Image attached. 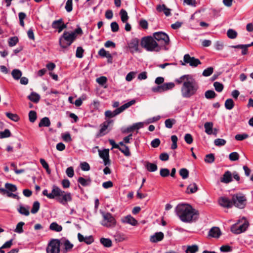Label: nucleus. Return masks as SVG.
<instances>
[{
    "label": "nucleus",
    "mask_w": 253,
    "mask_h": 253,
    "mask_svg": "<svg viewBox=\"0 0 253 253\" xmlns=\"http://www.w3.org/2000/svg\"><path fill=\"white\" fill-rule=\"evenodd\" d=\"M176 84H182L181 87V94L185 98H189L195 95L199 86L196 80L190 75H185L175 80Z\"/></svg>",
    "instance_id": "obj_1"
},
{
    "label": "nucleus",
    "mask_w": 253,
    "mask_h": 253,
    "mask_svg": "<svg viewBox=\"0 0 253 253\" xmlns=\"http://www.w3.org/2000/svg\"><path fill=\"white\" fill-rule=\"evenodd\" d=\"M175 211L177 215L184 222H193L198 217V211L188 204L178 205Z\"/></svg>",
    "instance_id": "obj_2"
},
{
    "label": "nucleus",
    "mask_w": 253,
    "mask_h": 253,
    "mask_svg": "<svg viewBox=\"0 0 253 253\" xmlns=\"http://www.w3.org/2000/svg\"><path fill=\"white\" fill-rule=\"evenodd\" d=\"M82 30L80 27L74 32H64L59 39V44L62 48H65L70 46L76 39L78 34H82Z\"/></svg>",
    "instance_id": "obj_3"
},
{
    "label": "nucleus",
    "mask_w": 253,
    "mask_h": 253,
    "mask_svg": "<svg viewBox=\"0 0 253 253\" xmlns=\"http://www.w3.org/2000/svg\"><path fill=\"white\" fill-rule=\"evenodd\" d=\"M52 193L54 199H56L59 203L63 205H66L68 202L72 200L71 193L63 191L55 185L52 186Z\"/></svg>",
    "instance_id": "obj_4"
},
{
    "label": "nucleus",
    "mask_w": 253,
    "mask_h": 253,
    "mask_svg": "<svg viewBox=\"0 0 253 253\" xmlns=\"http://www.w3.org/2000/svg\"><path fill=\"white\" fill-rule=\"evenodd\" d=\"M141 45L149 51H159L161 49L153 37L148 36L141 39Z\"/></svg>",
    "instance_id": "obj_5"
},
{
    "label": "nucleus",
    "mask_w": 253,
    "mask_h": 253,
    "mask_svg": "<svg viewBox=\"0 0 253 253\" xmlns=\"http://www.w3.org/2000/svg\"><path fill=\"white\" fill-rule=\"evenodd\" d=\"M153 37L159 45L160 49L163 48L166 49V46L169 42V39L167 34L163 32H155L153 34Z\"/></svg>",
    "instance_id": "obj_6"
},
{
    "label": "nucleus",
    "mask_w": 253,
    "mask_h": 253,
    "mask_svg": "<svg viewBox=\"0 0 253 253\" xmlns=\"http://www.w3.org/2000/svg\"><path fill=\"white\" fill-rule=\"evenodd\" d=\"M102 220L101 224L107 228H112L116 226L117 221L114 216L110 212H101Z\"/></svg>",
    "instance_id": "obj_7"
},
{
    "label": "nucleus",
    "mask_w": 253,
    "mask_h": 253,
    "mask_svg": "<svg viewBox=\"0 0 253 253\" xmlns=\"http://www.w3.org/2000/svg\"><path fill=\"white\" fill-rule=\"evenodd\" d=\"M246 200L245 195L241 193H238L232 196V205L240 209H243L246 206Z\"/></svg>",
    "instance_id": "obj_8"
},
{
    "label": "nucleus",
    "mask_w": 253,
    "mask_h": 253,
    "mask_svg": "<svg viewBox=\"0 0 253 253\" xmlns=\"http://www.w3.org/2000/svg\"><path fill=\"white\" fill-rule=\"evenodd\" d=\"M60 247L58 239H52L48 244L46 249V253H59Z\"/></svg>",
    "instance_id": "obj_9"
},
{
    "label": "nucleus",
    "mask_w": 253,
    "mask_h": 253,
    "mask_svg": "<svg viewBox=\"0 0 253 253\" xmlns=\"http://www.w3.org/2000/svg\"><path fill=\"white\" fill-rule=\"evenodd\" d=\"M183 61L182 65H185L187 64L192 67H197L198 65L201 64V61L194 57H191L188 54H186L184 56Z\"/></svg>",
    "instance_id": "obj_10"
},
{
    "label": "nucleus",
    "mask_w": 253,
    "mask_h": 253,
    "mask_svg": "<svg viewBox=\"0 0 253 253\" xmlns=\"http://www.w3.org/2000/svg\"><path fill=\"white\" fill-rule=\"evenodd\" d=\"M249 226L248 222L244 219L243 223L239 225H233L231 228V231L235 234H240L243 232H245Z\"/></svg>",
    "instance_id": "obj_11"
},
{
    "label": "nucleus",
    "mask_w": 253,
    "mask_h": 253,
    "mask_svg": "<svg viewBox=\"0 0 253 253\" xmlns=\"http://www.w3.org/2000/svg\"><path fill=\"white\" fill-rule=\"evenodd\" d=\"M60 247L63 248L64 253H66L71 251L74 247V245L68 239L62 238L60 240L58 239Z\"/></svg>",
    "instance_id": "obj_12"
},
{
    "label": "nucleus",
    "mask_w": 253,
    "mask_h": 253,
    "mask_svg": "<svg viewBox=\"0 0 253 253\" xmlns=\"http://www.w3.org/2000/svg\"><path fill=\"white\" fill-rule=\"evenodd\" d=\"M139 40L137 38L132 39L129 42H128V47L131 53L140 52L139 47Z\"/></svg>",
    "instance_id": "obj_13"
},
{
    "label": "nucleus",
    "mask_w": 253,
    "mask_h": 253,
    "mask_svg": "<svg viewBox=\"0 0 253 253\" xmlns=\"http://www.w3.org/2000/svg\"><path fill=\"white\" fill-rule=\"evenodd\" d=\"M109 149H105L102 151L99 150V155L103 160L104 165H109L110 164Z\"/></svg>",
    "instance_id": "obj_14"
},
{
    "label": "nucleus",
    "mask_w": 253,
    "mask_h": 253,
    "mask_svg": "<svg viewBox=\"0 0 253 253\" xmlns=\"http://www.w3.org/2000/svg\"><path fill=\"white\" fill-rule=\"evenodd\" d=\"M121 221L123 223L129 224L132 226H135L138 223L137 221L130 215L123 217L121 218Z\"/></svg>",
    "instance_id": "obj_15"
},
{
    "label": "nucleus",
    "mask_w": 253,
    "mask_h": 253,
    "mask_svg": "<svg viewBox=\"0 0 253 253\" xmlns=\"http://www.w3.org/2000/svg\"><path fill=\"white\" fill-rule=\"evenodd\" d=\"M113 123L112 120H108L104 123H103L102 124L100 125V129L99 130V133L98 136H101L104 135H105L107 132H105V131L107 130L108 127H109L110 124H112Z\"/></svg>",
    "instance_id": "obj_16"
},
{
    "label": "nucleus",
    "mask_w": 253,
    "mask_h": 253,
    "mask_svg": "<svg viewBox=\"0 0 253 253\" xmlns=\"http://www.w3.org/2000/svg\"><path fill=\"white\" fill-rule=\"evenodd\" d=\"M219 204L224 208H229L232 207V202L226 197H221L218 200Z\"/></svg>",
    "instance_id": "obj_17"
},
{
    "label": "nucleus",
    "mask_w": 253,
    "mask_h": 253,
    "mask_svg": "<svg viewBox=\"0 0 253 253\" xmlns=\"http://www.w3.org/2000/svg\"><path fill=\"white\" fill-rule=\"evenodd\" d=\"M164 235L163 232H156L154 235L151 236L150 241L152 243H157L162 241L164 239Z\"/></svg>",
    "instance_id": "obj_18"
},
{
    "label": "nucleus",
    "mask_w": 253,
    "mask_h": 253,
    "mask_svg": "<svg viewBox=\"0 0 253 253\" xmlns=\"http://www.w3.org/2000/svg\"><path fill=\"white\" fill-rule=\"evenodd\" d=\"M135 100L134 99L131 100V101L124 104L122 106H121L120 107L116 109L115 110L116 113L118 115L120 113L123 112L125 110L129 107L130 106L132 105L135 103Z\"/></svg>",
    "instance_id": "obj_19"
},
{
    "label": "nucleus",
    "mask_w": 253,
    "mask_h": 253,
    "mask_svg": "<svg viewBox=\"0 0 253 253\" xmlns=\"http://www.w3.org/2000/svg\"><path fill=\"white\" fill-rule=\"evenodd\" d=\"M220 181L222 183H228L232 181V173L229 171H226L223 176L221 178Z\"/></svg>",
    "instance_id": "obj_20"
},
{
    "label": "nucleus",
    "mask_w": 253,
    "mask_h": 253,
    "mask_svg": "<svg viewBox=\"0 0 253 253\" xmlns=\"http://www.w3.org/2000/svg\"><path fill=\"white\" fill-rule=\"evenodd\" d=\"M156 9L159 12H163L167 16L170 15V9L167 7L165 4L157 5Z\"/></svg>",
    "instance_id": "obj_21"
},
{
    "label": "nucleus",
    "mask_w": 253,
    "mask_h": 253,
    "mask_svg": "<svg viewBox=\"0 0 253 253\" xmlns=\"http://www.w3.org/2000/svg\"><path fill=\"white\" fill-rule=\"evenodd\" d=\"M17 211L20 214L26 216L30 214L29 207L28 206L26 207L20 205L17 209Z\"/></svg>",
    "instance_id": "obj_22"
},
{
    "label": "nucleus",
    "mask_w": 253,
    "mask_h": 253,
    "mask_svg": "<svg viewBox=\"0 0 253 253\" xmlns=\"http://www.w3.org/2000/svg\"><path fill=\"white\" fill-rule=\"evenodd\" d=\"M209 235L214 238H218L221 235L220 230L218 227H212L209 232Z\"/></svg>",
    "instance_id": "obj_23"
},
{
    "label": "nucleus",
    "mask_w": 253,
    "mask_h": 253,
    "mask_svg": "<svg viewBox=\"0 0 253 253\" xmlns=\"http://www.w3.org/2000/svg\"><path fill=\"white\" fill-rule=\"evenodd\" d=\"M28 98L34 103H38L40 99V95L36 92H32L28 96Z\"/></svg>",
    "instance_id": "obj_24"
},
{
    "label": "nucleus",
    "mask_w": 253,
    "mask_h": 253,
    "mask_svg": "<svg viewBox=\"0 0 253 253\" xmlns=\"http://www.w3.org/2000/svg\"><path fill=\"white\" fill-rule=\"evenodd\" d=\"M204 127L205 128V132L211 135L212 134L213 123L212 122H206L204 124Z\"/></svg>",
    "instance_id": "obj_25"
},
{
    "label": "nucleus",
    "mask_w": 253,
    "mask_h": 253,
    "mask_svg": "<svg viewBox=\"0 0 253 253\" xmlns=\"http://www.w3.org/2000/svg\"><path fill=\"white\" fill-rule=\"evenodd\" d=\"M50 125V121L48 117H44L41 119L39 124V127L46 126L48 127Z\"/></svg>",
    "instance_id": "obj_26"
},
{
    "label": "nucleus",
    "mask_w": 253,
    "mask_h": 253,
    "mask_svg": "<svg viewBox=\"0 0 253 253\" xmlns=\"http://www.w3.org/2000/svg\"><path fill=\"white\" fill-rule=\"evenodd\" d=\"M98 54L101 57H106L112 60L111 54L108 51H106L103 48L99 50Z\"/></svg>",
    "instance_id": "obj_27"
},
{
    "label": "nucleus",
    "mask_w": 253,
    "mask_h": 253,
    "mask_svg": "<svg viewBox=\"0 0 253 253\" xmlns=\"http://www.w3.org/2000/svg\"><path fill=\"white\" fill-rule=\"evenodd\" d=\"M100 243L105 247L109 248L112 246L111 240L108 238H102L100 240Z\"/></svg>",
    "instance_id": "obj_28"
},
{
    "label": "nucleus",
    "mask_w": 253,
    "mask_h": 253,
    "mask_svg": "<svg viewBox=\"0 0 253 253\" xmlns=\"http://www.w3.org/2000/svg\"><path fill=\"white\" fill-rule=\"evenodd\" d=\"M198 190L197 185L195 183H192L188 186L187 191V193H194Z\"/></svg>",
    "instance_id": "obj_29"
},
{
    "label": "nucleus",
    "mask_w": 253,
    "mask_h": 253,
    "mask_svg": "<svg viewBox=\"0 0 253 253\" xmlns=\"http://www.w3.org/2000/svg\"><path fill=\"white\" fill-rule=\"evenodd\" d=\"M49 229L52 231H55L56 232H60L62 230L61 226L58 225L56 222H52L49 226Z\"/></svg>",
    "instance_id": "obj_30"
},
{
    "label": "nucleus",
    "mask_w": 253,
    "mask_h": 253,
    "mask_svg": "<svg viewBox=\"0 0 253 253\" xmlns=\"http://www.w3.org/2000/svg\"><path fill=\"white\" fill-rule=\"evenodd\" d=\"M11 75L15 80H18L21 77L22 72L18 69H14L11 72Z\"/></svg>",
    "instance_id": "obj_31"
},
{
    "label": "nucleus",
    "mask_w": 253,
    "mask_h": 253,
    "mask_svg": "<svg viewBox=\"0 0 253 253\" xmlns=\"http://www.w3.org/2000/svg\"><path fill=\"white\" fill-rule=\"evenodd\" d=\"M121 20L123 23H126L128 19L126 11L124 9H121L120 12Z\"/></svg>",
    "instance_id": "obj_32"
},
{
    "label": "nucleus",
    "mask_w": 253,
    "mask_h": 253,
    "mask_svg": "<svg viewBox=\"0 0 253 253\" xmlns=\"http://www.w3.org/2000/svg\"><path fill=\"white\" fill-rule=\"evenodd\" d=\"M176 123V120L174 119H168L165 121V125L168 128H172L173 125Z\"/></svg>",
    "instance_id": "obj_33"
},
{
    "label": "nucleus",
    "mask_w": 253,
    "mask_h": 253,
    "mask_svg": "<svg viewBox=\"0 0 253 253\" xmlns=\"http://www.w3.org/2000/svg\"><path fill=\"white\" fill-rule=\"evenodd\" d=\"M147 170L150 172H154L157 170V166L156 164L147 162L146 165Z\"/></svg>",
    "instance_id": "obj_34"
},
{
    "label": "nucleus",
    "mask_w": 253,
    "mask_h": 253,
    "mask_svg": "<svg viewBox=\"0 0 253 253\" xmlns=\"http://www.w3.org/2000/svg\"><path fill=\"white\" fill-rule=\"evenodd\" d=\"M25 223L24 222L21 221L19 222L16 226L15 229H14V232L21 234L23 232V226L24 225Z\"/></svg>",
    "instance_id": "obj_35"
},
{
    "label": "nucleus",
    "mask_w": 253,
    "mask_h": 253,
    "mask_svg": "<svg viewBox=\"0 0 253 253\" xmlns=\"http://www.w3.org/2000/svg\"><path fill=\"white\" fill-rule=\"evenodd\" d=\"M234 106L233 100L230 98L227 99L225 102V107L228 110H231Z\"/></svg>",
    "instance_id": "obj_36"
},
{
    "label": "nucleus",
    "mask_w": 253,
    "mask_h": 253,
    "mask_svg": "<svg viewBox=\"0 0 253 253\" xmlns=\"http://www.w3.org/2000/svg\"><path fill=\"white\" fill-rule=\"evenodd\" d=\"M5 187L6 189V190L8 191L9 192H15L17 190V187L16 185L9 183L5 184Z\"/></svg>",
    "instance_id": "obj_37"
},
{
    "label": "nucleus",
    "mask_w": 253,
    "mask_h": 253,
    "mask_svg": "<svg viewBox=\"0 0 253 253\" xmlns=\"http://www.w3.org/2000/svg\"><path fill=\"white\" fill-rule=\"evenodd\" d=\"M164 91L171 89L175 86L173 83H167L162 84Z\"/></svg>",
    "instance_id": "obj_38"
},
{
    "label": "nucleus",
    "mask_w": 253,
    "mask_h": 253,
    "mask_svg": "<svg viewBox=\"0 0 253 253\" xmlns=\"http://www.w3.org/2000/svg\"><path fill=\"white\" fill-rule=\"evenodd\" d=\"M40 207V204L38 201L34 202L31 211V213L33 214L36 213L39 211Z\"/></svg>",
    "instance_id": "obj_39"
},
{
    "label": "nucleus",
    "mask_w": 253,
    "mask_h": 253,
    "mask_svg": "<svg viewBox=\"0 0 253 253\" xmlns=\"http://www.w3.org/2000/svg\"><path fill=\"white\" fill-rule=\"evenodd\" d=\"M228 37L231 39H234L237 36V33L235 30L230 29L227 32Z\"/></svg>",
    "instance_id": "obj_40"
},
{
    "label": "nucleus",
    "mask_w": 253,
    "mask_h": 253,
    "mask_svg": "<svg viewBox=\"0 0 253 253\" xmlns=\"http://www.w3.org/2000/svg\"><path fill=\"white\" fill-rule=\"evenodd\" d=\"M205 96L207 99H212L216 96V94L213 90H209L205 92Z\"/></svg>",
    "instance_id": "obj_41"
},
{
    "label": "nucleus",
    "mask_w": 253,
    "mask_h": 253,
    "mask_svg": "<svg viewBox=\"0 0 253 253\" xmlns=\"http://www.w3.org/2000/svg\"><path fill=\"white\" fill-rule=\"evenodd\" d=\"M61 23H63L62 19H60L58 20H55L52 23V27L53 29H58V30L61 27Z\"/></svg>",
    "instance_id": "obj_42"
},
{
    "label": "nucleus",
    "mask_w": 253,
    "mask_h": 253,
    "mask_svg": "<svg viewBox=\"0 0 253 253\" xmlns=\"http://www.w3.org/2000/svg\"><path fill=\"white\" fill-rule=\"evenodd\" d=\"M118 149L126 156L128 157L130 155V152L129 151V148L126 145L124 146V147H120V148Z\"/></svg>",
    "instance_id": "obj_43"
},
{
    "label": "nucleus",
    "mask_w": 253,
    "mask_h": 253,
    "mask_svg": "<svg viewBox=\"0 0 253 253\" xmlns=\"http://www.w3.org/2000/svg\"><path fill=\"white\" fill-rule=\"evenodd\" d=\"M198 251V247L197 245L188 246L186 251V253H195Z\"/></svg>",
    "instance_id": "obj_44"
},
{
    "label": "nucleus",
    "mask_w": 253,
    "mask_h": 253,
    "mask_svg": "<svg viewBox=\"0 0 253 253\" xmlns=\"http://www.w3.org/2000/svg\"><path fill=\"white\" fill-rule=\"evenodd\" d=\"M214 156L213 154H209L206 156L205 162L207 163H212L214 161Z\"/></svg>",
    "instance_id": "obj_45"
},
{
    "label": "nucleus",
    "mask_w": 253,
    "mask_h": 253,
    "mask_svg": "<svg viewBox=\"0 0 253 253\" xmlns=\"http://www.w3.org/2000/svg\"><path fill=\"white\" fill-rule=\"evenodd\" d=\"M6 116L10 120L14 121L17 122L19 120V118L18 116L16 114H12L11 113L7 112L6 113Z\"/></svg>",
    "instance_id": "obj_46"
},
{
    "label": "nucleus",
    "mask_w": 253,
    "mask_h": 253,
    "mask_svg": "<svg viewBox=\"0 0 253 253\" xmlns=\"http://www.w3.org/2000/svg\"><path fill=\"white\" fill-rule=\"evenodd\" d=\"M226 140L221 139V138H217L214 140V144L216 146H222L226 144Z\"/></svg>",
    "instance_id": "obj_47"
},
{
    "label": "nucleus",
    "mask_w": 253,
    "mask_h": 253,
    "mask_svg": "<svg viewBox=\"0 0 253 253\" xmlns=\"http://www.w3.org/2000/svg\"><path fill=\"white\" fill-rule=\"evenodd\" d=\"M215 89L217 92H221L223 89V85L219 82H216L213 84Z\"/></svg>",
    "instance_id": "obj_48"
},
{
    "label": "nucleus",
    "mask_w": 253,
    "mask_h": 253,
    "mask_svg": "<svg viewBox=\"0 0 253 253\" xmlns=\"http://www.w3.org/2000/svg\"><path fill=\"white\" fill-rule=\"evenodd\" d=\"M115 238L116 241L119 242H122L126 239L125 235L120 233H117L115 235Z\"/></svg>",
    "instance_id": "obj_49"
},
{
    "label": "nucleus",
    "mask_w": 253,
    "mask_h": 253,
    "mask_svg": "<svg viewBox=\"0 0 253 253\" xmlns=\"http://www.w3.org/2000/svg\"><path fill=\"white\" fill-rule=\"evenodd\" d=\"M213 72V68L211 67H209L204 70L203 72V76L205 77L210 76Z\"/></svg>",
    "instance_id": "obj_50"
},
{
    "label": "nucleus",
    "mask_w": 253,
    "mask_h": 253,
    "mask_svg": "<svg viewBox=\"0 0 253 253\" xmlns=\"http://www.w3.org/2000/svg\"><path fill=\"white\" fill-rule=\"evenodd\" d=\"M18 42V39L17 37L10 38L8 41V44L10 46H13L16 44Z\"/></svg>",
    "instance_id": "obj_51"
},
{
    "label": "nucleus",
    "mask_w": 253,
    "mask_h": 253,
    "mask_svg": "<svg viewBox=\"0 0 253 253\" xmlns=\"http://www.w3.org/2000/svg\"><path fill=\"white\" fill-rule=\"evenodd\" d=\"M29 120L31 122L34 123L37 119V114L34 111H30L29 113Z\"/></svg>",
    "instance_id": "obj_52"
},
{
    "label": "nucleus",
    "mask_w": 253,
    "mask_h": 253,
    "mask_svg": "<svg viewBox=\"0 0 253 253\" xmlns=\"http://www.w3.org/2000/svg\"><path fill=\"white\" fill-rule=\"evenodd\" d=\"M10 135V131L8 129H5L3 131L0 132V138L8 137Z\"/></svg>",
    "instance_id": "obj_53"
},
{
    "label": "nucleus",
    "mask_w": 253,
    "mask_h": 253,
    "mask_svg": "<svg viewBox=\"0 0 253 253\" xmlns=\"http://www.w3.org/2000/svg\"><path fill=\"white\" fill-rule=\"evenodd\" d=\"M179 174L183 179H186L188 176L189 171L187 169L183 168L180 170Z\"/></svg>",
    "instance_id": "obj_54"
},
{
    "label": "nucleus",
    "mask_w": 253,
    "mask_h": 253,
    "mask_svg": "<svg viewBox=\"0 0 253 253\" xmlns=\"http://www.w3.org/2000/svg\"><path fill=\"white\" fill-rule=\"evenodd\" d=\"M171 140L172 142V144L171 146V148L172 149H175L177 147V137L176 136V135H172L171 136Z\"/></svg>",
    "instance_id": "obj_55"
},
{
    "label": "nucleus",
    "mask_w": 253,
    "mask_h": 253,
    "mask_svg": "<svg viewBox=\"0 0 253 253\" xmlns=\"http://www.w3.org/2000/svg\"><path fill=\"white\" fill-rule=\"evenodd\" d=\"M229 158L232 161H237L239 158V155L237 152H232L229 154Z\"/></svg>",
    "instance_id": "obj_56"
},
{
    "label": "nucleus",
    "mask_w": 253,
    "mask_h": 253,
    "mask_svg": "<svg viewBox=\"0 0 253 253\" xmlns=\"http://www.w3.org/2000/svg\"><path fill=\"white\" fill-rule=\"evenodd\" d=\"M107 81V78L104 76H102L96 79V82L101 85H104L106 83Z\"/></svg>",
    "instance_id": "obj_57"
},
{
    "label": "nucleus",
    "mask_w": 253,
    "mask_h": 253,
    "mask_svg": "<svg viewBox=\"0 0 253 253\" xmlns=\"http://www.w3.org/2000/svg\"><path fill=\"white\" fill-rule=\"evenodd\" d=\"M248 137L249 135L246 133L238 134L235 135V138L238 141H242L248 138Z\"/></svg>",
    "instance_id": "obj_58"
},
{
    "label": "nucleus",
    "mask_w": 253,
    "mask_h": 253,
    "mask_svg": "<svg viewBox=\"0 0 253 253\" xmlns=\"http://www.w3.org/2000/svg\"><path fill=\"white\" fill-rule=\"evenodd\" d=\"M40 163L42 164V166L43 168H44L48 173H50V170L49 169V166L48 164L46 162V161L43 159H40Z\"/></svg>",
    "instance_id": "obj_59"
},
{
    "label": "nucleus",
    "mask_w": 253,
    "mask_h": 253,
    "mask_svg": "<svg viewBox=\"0 0 253 253\" xmlns=\"http://www.w3.org/2000/svg\"><path fill=\"white\" fill-rule=\"evenodd\" d=\"M65 9L68 12H70L72 10V0H67L66 3Z\"/></svg>",
    "instance_id": "obj_60"
},
{
    "label": "nucleus",
    "mask_w": 253,
    "mask_h": 253,
    "mask_svg": "<svg viewBox=\"0 0 253 253\" xmlns=\"http://www.w3.org/2000/svg\"><path fill=\"white\" fill-rule=\"evenodd\" d=\"M184 140L185 142L188 144H191L193 141L192 136L189 133H187L185 135Z\"/></svg>",
    "instance_id": "obj_61"
},
{
    "label": "nucleus",
    "mask_w": 253,
    "mask_h": 253,
    "mask_svg": "<svg viewBox=\"0 0 253 253\" xmlns=\"http://www.w3.org/2000/svg\"><path fill=\"white\" fill-rule=\"evenodd\" d=\"M62 137L63 140L65 142H70L72 141L71 135L68 132L63 134Z\"/></svg>",
    "instance_id": "obj_62"
},
{
    "label": "nucleus",
    "mask_w": 253,
    "mask_h": 253,
    "mask_svg": "<svg viewBox=\"0 0 253 253\" xmlns=\"http://www.w3.org/2000/svg\"><path fill=\"white\" fill-rule=\"evenodd\" d=\"M160 174L162 177H167L169 175V170L168 169H162L160 170Z\"/></svg>",
    "instance_id": "obj_63"
},
{
    "label": "nucleus",
    "mask_w": 253,
    "mask_h": 253,
    "mask_svg": "<svg viewBox=\"0 0 253 253\" xmlns=\"http://www.w3.org/2000/svg\"><path fill=\"white\" fill-rule=\"evenodd\" d=\"M84 49L81 46L78 47L76 50V56L78 58H82L83 56Z\"/></svg>",
    "instance_id": "obj_64"
}]
</instances>
